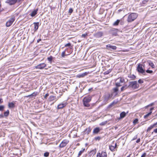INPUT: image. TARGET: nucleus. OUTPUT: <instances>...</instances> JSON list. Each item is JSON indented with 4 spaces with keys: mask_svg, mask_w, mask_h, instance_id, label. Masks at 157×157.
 Returning a JSON list of instances; mask_svg holds the SVG:
<instances>
[{
    "mask_svg": "<svg viewBox=\"0 0 157 157\" xmlns=\"http://www.w3.org/2000/svg\"><path fill=\"white\" fill-rule=\"evenodd\" d=\"M138 17V14L136 13H132L129 14L127 19L128 22H131L136 19Z\"/></svg>",
    "mask_w": 157,
    "mask_h": 157,
    "instance_id": "obj_1",
    "label": "nucleus"
},
{
    "mask_svg": "<svg viewBox=\"0 0 157 157\" xmlns=\"http://www.w3.org/2000/svg\"><path fill=\"white\" fill-rule=\"evenodd\" d=\"M144 68V67L143 66L142 64L139 63L138 65L136 70L139 73H141L144 75H146V73Z\"/></svg>",
    "mask_w": 157,
    "mask_h": 157,
    "instance_id": "obj_2",
    "label": "nucleus"
},
{
    "mask_svg": "<svg viewBox=\"0 0 157 157\" xmlns=\"http://www.w3.org/2000/svg\"><path fill=\"white\" fill-rule=\"evenodd\" d=\"M91 99V97L90 96H88L85 97L83 100V105L84 106L88 107L90 106V105L89 103Z\"/></svg>",
    "mask_w": 157,
    "mask_h": 157,
    "instance_id": "obj_3",
    "label": "nucleus"
},
{
    "mask_svg": "<svg viewBox=\"0 0 157 157\" xmlns=\"http://www.w3.org/2000/svg\"><path fill=\"white\" fill-rule=\"evenodd\" d=\"M129 88H132L133 89L138 88L139 87V85L137 83V81H134L130 82H129Z\"/></svg>",
    "mask_w": 157,
    "mask_h": 157,
    "instance_id": "obj_4",
    "label": "nucleus"
},
{
    "mask_svg": "<svg viewBox=\"0 0 157 157\" xmlns=\"http://www.w3.org/2000/svg\"><path fill=\"white\" fill-rule=\"evenodd\" d=\"M112 96V94H111L109 93L105 94L103 96L104 101L105 103H107V101L109 100Z\"/></svg>",
    "mask_w": 157,
    "mask_h": 157,
    "instance_id": "obj_5",
    "label": "nucleus"
},
{
    "mask_svg": "<svg viewBox=\"0 0 157 157\" xmlns=\"http://www.w3.org/2000/svg\"><path fill=\"white\" fill-rule=\"evenodd\" d=\"M107 153L105 151H102L101 153L98 152L96 157H107Z\"/></svg>",
    "mask_w": 157,
    "mask_h": 157,
    "instance_id": "obj_6",
    "label": "nucleus"
},
{
    "mask_svg": "<svg viewBox=\"0 0 157 157\" xmlns=\"http://www.w3.org/2000/svg\"><path fill=\"white\" fill-rule=\"evenodd\" d=\"M69 142V141L67 140H63L60 144L59 147L60 148H62L65 147L68 143Z\"/></svg>",
    "mask_w": 157,
    "mask_h": 157,
    "instance_id": "obj_7",
    "label": "nucleus"
},
{
    "mask_svg": "<svg viewBox=\"0 0 157 157\" xmlns=\"http://www.w3.org/2000/svg\"><path fill=\"white\" fill-rule=\"evenodd\" d=\"M46 65L45 63H40L35 67V68L37 69H42L46 67Z\"/></svg>",
    "mask_w": 157,
    "mask_h": 157,
    "instance_id": "obj_8",
    "label": "nucleus"
},
{
    "mask_svg": "<svg viewBox=\"0 0 157 157\" xmlns=\"http://www.w3.org/2000/svg\"><path fill=\"white\" fill-rule=\"evenodd\" d=\"M15 18L14 17H12L9 20L6 22V26L7 27H9L12 24Z\"/></svg>",
    "mask_w": 157,
    "mask_h": 157,
    "instance_id": "obj_9",
    "label": "nucleus"
},
{
    "mask_svg": "<svg viewBox=\"0 0 157 157\" xmlns=\"http://www.w3.org/2000/svg\"><path fill=\"white\" fill-rule=\"evenodd\" d=\"M113 92L111 94H112V96L114 95V96H116L118 93V88L117 87H115L113 88Z\"/></svg>",
    "mask_w": 157,
    "mask_h": 157,
    "instance_id": "obj_10",
    "label": "nucleus"
},
{
    "mask_svg": "<svg viewBox=\"0 0 157 157\" xmlns=\"http://www.w3.org/2000/svg\"><path fill=\"white\" fill-rule=\"evenodd\" d=\"M106 47L107 49L110 51H112V50H115L117 48V47L116 46H112L110 44L107 45Z\"/></svg>",
    "mask_w": 157,
    "mask_h": 157,
    "instance_id": "obj_11",
    "label": "nucleus"
},
{
    "mask_svg": "<svg viewBox=\"0 0 157 157\" xmlns=\"http://www.w3.org/2000/svg\"><path fill=\"white\" fill-rule=\"evenodd\" d=\"M103 33L101 32H98L96 33L94 35V36L97 38L101 37L103 36Z\"/></svg>",
    "mask_w": 157,
    "mask_h": 157,
    "instance_id": "obj_12",
    "label": "nucleus"
},
{
    "mask_svg": "<svg viewBox=\"0 0 157 157\" xmlns=\"http://www.w3.org/2000/svg\"><path fill=\"white\" fill-rule=\"evenodd\" d=\"M17 0H7L6 3L11 5L15 4L17 2Z\"/></svg>",
    "mask_w": 157,
    "mask_h": 157,
    "instance_id": "obj_13",
    "label": "nucleus"
},
{
    "mask_svg": "<svg viewBox=\"0 0 157 157\" xmlns=\"http://www.w3.org/2000/svg\"><path fill=\"white\" fill-rule=\"evenodd\" d=\"M67 105L66 102H64L61 103L59 104L57 106L58 109H61L63 108L64 107L66 106Z\"/></svg>",
    "mask_w": 157,
    "mask_h": 157,
    "instance_id": "obj_14",
    "label": "nucleus"
},
{
    "mask_svg": "<svg viewBox=\"0 0 157 157\" xmlns=\"http://www.w3.org/2000/svg\"><path fill=\"white\" fill-rule=\"evenodd\" d=\"M34 25V31H36L38 28L39 26V22H34L33 23Z\"/></svg>",
    "mask_w": 157,
    "mask_h": 157,
    "instance_id": "obj_15",
    "label": "nucleus"
},
{
    "mask_svg": "<svg viewBox=\"0 0 157 157\" xmlns=\"http://www.w3.org/2000/svg\"><path fill=\"white\" fill-rule=\"evenodd\" d=\"M38 10V9H37L34 10L30 14V16L32 17L34 16L37 14Z\"/></svg>",
    "mask_w": 157,
    "mask_h": 157,
    "instance_id": "obj_16",
    "label": "nucleus"
},
{
    "mask_svg": "<svg viewBox=\"0 0 157 157\" xmlns=\"http://www.w3.org/2000/svg\"><path fill=\"white\" fill-rule=\"evenodd\" d=\"M128 88H129V85H125L121 88V92L123 91L124 90L127 89Z\"/></svg>",
    "mask_w": 157,
    "mask_h": 157,
    "instance_id": "obj_17",
    "label": "nucleus"
},
{
    "mask_svg": "<svg viewBox=\"0 0 157 157\" xmlns=\"http://www.w3.org/2000/svg\"><path fill=\"white\" fill-rule=\"evenodd\" d=\"M126 113L124 112H121L120 114V117L119 119H121L124 118L126 115Z\"/></svg>",
    "mask_w": 157,
    "mask_h": 157,
    "instance_id": "obj_18",
    "label": "nucleus"
},
{
    "mask_svg": "<svg viewBox=\"0 0 157 157\" xmlns=\"http://www.w3.org/2000/svg\"><path fill=\"white\" fill-rule=\"evenodd\" d=\"M87 75L86 73H84L81 74H79L76 76V77L78 78H82Z\"/></svg>",
    "mask_w": 157,
    "mask_h": 157,
    "instance_id": "obj_19",
    "label": "nucleus"
},
{
    "mask_svg": "<svg viewBox=\"0 0 157 157\" xmlns=\"http://www.w3.org/2000/svg\"><path fill=\"white\" fill-rule=\"evenodd\" d=\"M117 80H118L119 81V82H120V83H123L125 82V80L124 78L121 77H119L118 78Z\"/></svg>",
    "mask_w": 157,
    "mask_h": 157,
    "instance_id": "obj_20",
    "label": "nucleus"
},
{
    "mask_svg": "<svg viewBox=\"0 0 157 157\" xmlns=\"http://www.w3.org/2000/svg\"><path fill=\"white\" fill-rule=\"evenodd\" d=\"M117 144H115L114 146L111 145L109 146V149L112 151H114V149L116 147Z\"/></svg>",
    "mask_w": 157,
    "mask_h": 157,
    "instance_id": "obj_21",
    "label": "nucleus"
},
{
    "mask_svg": "<svg viewBox=\"0 0 157 157\" xmlns=\"http://www.w3.org/2000/svg\"><path fill=\"white\" fill-rule=\"evenodd\" d=\"M155 127V126L154 125V124L151 125L147 129V132H148L149 131H150L153 128H154Z\"/></svg>",
    "mask_w": 157,
    "mask_h": 157,
    "instance_id": "obj_22",
    "label": "nucleus"
},
{
    "mask_svg": "<svg viewBox=\"0 0 157 157\" xmlns=\"http://www.w3.org/2000/svg\"><path fill=\"white\" fill-rule=\"evenodd\" d=\"M91 129L89 127L88 128H87L85 130V132L86 133H87V134H88L91 131Z\"/></svg>",
    "mask_w": 157,
    "mask_h": 157,
    "instance_id": "obj_23",
    "label": "nucleus"
},
{
    "mask_svg": "<svg viewBox=\"0 0 157 157\" xmlns=\"http://www.w3.org/2000/svg\"><path fill=\"white\" fill-rule=\"evenodd\" d=\"M99 131V128H94L93 130L94 133H97Z\"/></svg>",
    "mask_w": 157,
    "mask_h": 157,
    "instance_id": "obj_24",
    "label": "nucleus"
},
{
    "mask_svg": "<svg viewBox=\"0 0 157 157\" xmlns=\"http://www.w3.org/2000/svg\"><path fill=\"white\" fill-rule=\"evenodd\" d=\"M9 108H13L14 107V104L13 102L9 103L8 104Z\"/></svg>",
    "mask_w": 157,
    "mask_h": 157,
    "instance_id": "obj_25",
    "label": "nucleus"
},
{
    "mask_svg": "<svg viewBox=\"0 0 157 157\" xmlns=\"http://www.w3.org/2000/svg\"><path fill=\"white\" fill-rule=\"evenodd\" d=\"M52 59L53 57L51 56H50L49 57H48L47 58L48 60L50 63H52Z\"/></svg>",
    "mask_w": 157,
    "mask_h": 157,
    "instance_id": "obj_26",
    "label": "nucleus"
},
{
    "mask_svg": "<svg viewBox=\"0 0 157 157\" xmlns=\"http://www.w3.org/2000/svg\"><path fill=\"white\" fill-rule=\"evenodd\" d=\"M85 150V148H82V150L80 151L78 154V156H80L82 154L84 151Z\"/></svg>",
    "mask_w": 157,
    "mask_h": 157,
    "instance_id": "obj_27",
    "label": "nucleus"
},
{
    "mask_svg": "<svg viewBox=\"0 0 157 157\" xmlns=\"http://www.w3.org/2000/svg\"><path fill=\"white\" fill-rule=\"evenodd\" d=\"M120 22V20H117L116 21H115L113 24V25L114 26L117 25Z\"/></svg>",
    "mask_w": 157,
    "mask_h": 157,
    "instance_id": "obj_28",
    "label": "nucleus"
},
{
    "mask_svg": "<svg viewBox=\"0 0 157 157\" xmlns=\"http://www.w3.org/2000/svg\"><path fill=\"white\" fill-rule=\"evenodd\" d=\"M9 110H7L6 112H4V116L5 117H7L9 115Z\"/></svg>",
    "mask_w": 157,
    "mask_h": 157,
    "instance_id": "obj_29",
    "label": "nucleus"
},
{
    "mask_svg": "<svg viewBox=\"0 0 157 157\" xmlns=\"http://www.w3.org/2000/svg\"><path fill=\"white\" fill-rule=\"evenodd\" d=\"M115 85L116 86V87H119L121 86L122 85L121 84V83L119 82H117L115 83Z\"/></svg>",
    "mask_w": 157,
    "mask_h": 157,
    "instance_id": "obj_30",
    "label": "nucleus"
},
{
    "mask_svg": "<svg viewBox=\"0 0 157 157\" xmlns=\"http://www.w3.org/2000/svg\"><path fill=\"white\" fill-rule=\"evenodd\" d=\"M151 113H152V112L151 111H150L149 113H147V114H146V115H144V118H146L148 117L149 116H150V115H151Z\"/></svg>",
    "mask_w": 157,
    "mask_h": 157,
    "instance_id": "obj_31",
    "label": "nucleus"
},
{
    "mask_svg": "<svg viewBox=\"0 0 157 157\" xmlns=\"http://www.w3.org/2000/svg\"><path fill=\"white\" fill-rule=\"evenodd\" d=\"M116 104V103L114 101H113L109 105V107L110 108L112 107L113 105Z\"/></svg>",
    "mask_w": 157,
    "mask_h": 157,
    "instance_id": "obj_32",
    "label": "nucleus"
},
{
    "mask_svg": "<svg viewBox=\"0 0 157 157\" xmlns=\"http://www.w3.org/2000/svg\"><path fill=\"white\" fill-rule=\"evenodd\" d=\"M50 100L51 101L54 100L56 99V97L53 96H51L50 97Z\"/></svg>",
    "mask_w": 157,
    "mask_h": 157,
    "instance_id": "obj_33",
    "label": "nucleus"
},
{
    "mask_svg": "<svg viewBox=\"0 0 157 157\" xmlns=\"http://www.w3.org/2000/svg\"><path fill=\"white\" fill-rule=\"evenodd\" d=\"M138 119H136L133 121V124L134 125H135L138 123Z\"/></svg>",
    "mask_w": 157,
    "mask_h": 157,
    "instance_id": "obj_34",
    "label": "nucleus"
},
{
    "mask_svg": "<svg viewBox=\"0 0 157 157\" xmlns=\"http://www.w3.org/2000/svg\"><path fill=\"white\" fill-rule=\"evenodd\" d=\"M149 65L152 68H154L155 67V66L152 62H150L149 63Z\"/></svg>",
    "mask_w": 157,
    "mask_h": 157,
    "instance_id": "obj_35",
    "label": "nucleus"
},
{
    "mask_svg": "<svg viewBox=\"0 0 157 157\" xmlns=\"http://www.w3.org/2000/svg\"><path fill=\"white\" fill-rule=\"evenodd\" d=\"M111 71V70L109 69L108 70L105 71L104 72V74L105 75H108V74H109L110 72Z\"/></svg>",
    "mask_w": 157,
    "mask_h": 157,
    "instance_id": "obj_36",
    "label": "nucleus"
},
{
    "mask_svg": "<svg viewBox=\"0 0 157 157\" xmlns=\"http://www.w3.org/2000/svg\"><path fill=\"white\" fill-rule=\"evenodd\" d=\"M37 95V92H34L30 95L31 96H36Z\"/></svg>",
    "mask_w": 157,
    "mask_h": 157,
    "instance_id": "obj_37",
    "label": "nucleus"
},
{
    "mask_svg": "<svg viewBox=\"0 0 157 157\" xmlns=\"http://www.w3.org/2000/svg\"><path fill=\"white\" fill-rule=\"evenodd\" d=\"M5 107L4 105H0V111H2L4 109Z\"/></svg>",
    "mask_w": 157,
    "mask_h": 157,
    "instance_id": "obj_38",
    "label": "nucleus"
},
{
    "mask_svg": "<svg viewBox=\"0 0 157 157\" xmlns=\"http://www.w3.org/2000/svg\"><path fill=\"white\" fill-rule=\"evenodd\" d=\"M107 123V121H105L104 122H102L100 124V125H105Z\"/></svg>",
    "mask_w": 157,
    "mask_h": 157,
    "instance_id": "obj_39",
    "label": "nucleus"
},
{
    "mask_svg": "<svg viewBox=\"0 0 157 157\" xmlns=\"http://www.w3.org/2000/svg\"><path fill=\"white\" fill-rule=\"evenodd\" d=\"M49 155V153L48 152H45L44 154V156L45 157H48V156Z\"/></svg>",
    "mask_w": 157,
    "mask_h": 157,
    "instance_id": "obj_40",
    "label": "nucleus"
},
{
    "mask_svg": "<svg viewBox=\"0 0 157 157\" xmlns=\"http://www.w3.org/2000/svg\"><path fill=\"white\" fill-rule=\"evenodd\" d=\"M130 77L132 78L133 79H134L135 78H136V76L133 75H131V76H130Z\"/></svg>",
    "mask_w": 157,
    "mask_h": 157,
    "instance_id": "obj_41",
    "label": "nucleus"
},
{
    "mask_svg": "<svg viewBox=\"0 0 157 157\" xmlns=\"http://www.w3.org/2000/svg\"><path fill=\"white\" fill-rule=\"evenodd\" d=\"M138 82L139 83L141 84L143 83L144 81L143 80L141 79H140L138 81Z\"/></svg>",
    "mask_w": 157,
    "mask_h": 157,
    "instance_id": "obj_42",
    "label": "nucleus"
},
{
    "mask_svg": "<svg viewBox=\"0 0 157 157\" xmlns=\"http://www.w3.org/2000/svg\"><path fill=\"white\" fill-rule=\"evenodd\" d=\"M146 72L147 73L151 74L153 72V71L151 70H147L146 71Z\"/></svg>",
    "mask_w": 157,
    "mask_h": 157,
    "instance_id": "obj_43",
    "label": "nucleus"
},
{
    "mask_svg": "<svg viewBox=\"0 0 157 157\" xmlns=\"http://www.w3.org/2000/svg\"><path fill=\"white\" fill-rule=\"evenodd\" d=\"M65 51H63L61 54V56L62 57H64L65 56Z\"/></svg>",
    "mask_w": 157,
    "mask_h": 157,
    "instance_id": "obj_44",
    "label": "nucleus"
},
{
    "mask_svg": "<svg viewBox=\"0 0 157 157\" xmlns=\"http://www.w3.org/2000/svg\"><path fill=\"white\" fill-rule=\"evenodd\" d=\"M73 9L71 8L69 9L68 13L71 14L73 12Z\"/></svg>",
    "mask_w": 157,
    "mask_h": 157,
    "instance_id": "obj_45",
    "label": "nucleus"
},
{
    "mask_svg": "<svg viewBox=\"0 0 157 157\" xmlns=\"http://www.w3.org/2000/svg\"><path fill=\"white\" fill-rule=\"evenodd\" d=\"M71 44L70 43H68L67 44H66L65 45V47H67V46H71Z\"/></svg>",
    "mask_w": 157,
    "mask_h": 157,
    "instance_id": "obj_46",
    "label": "nucleus"
},
{
    "mask_svg": "<svg viewBox=\"0 0 157 157\" xmlns=\"http://www.w3.org/2000/svg\"><path fill=\"white\" fill-rule=\"evenodd\" d=\"M146 153L144 152L143 153V154L142 155L141 157H145L146 156Z\"/></svg>",
    "mask_w": 157,
    "mask_h": 157,
    "instance_id": "obj_47",
    "label": "nucleus"
},
{
    "mask_svg": "<svg viewBox=\"0 0 157 157\" xmlns=\"http://www.w3.org/2000/svg\"><path fill=\"white\" fill-rule=\"evenodd\" d=\"M87 35V34L86 33L85 34H83L82 35V36L83 37H85Z\"/></svg>",
    "mask_w": 157,
    "mask_h": 157,
    "instance_id": "obj_48",
    "label": "nucleus"
},
{
    "mask_svg": "<svg viewBox=\"0 0 157 157\" xmlns=\"http://www.w3.org/2000/svg\"><path fill=\"white\" fill-rule=\"evenodd\" d=\"M100 139V137H95V139L96 140H99Z\"/></svg>",
    "mask_w": 157,
    "mask_h": 157,
    "instance_id": "obj_49",
    "label": "nucleus"
},
{
    "mask_svg": "<svg viewBox=\"0 0 157 157\" xmlns=\"http://www.w3.org/2000/svg\"><path fill=\"white\" fill-rule=\"evenodd\" d=\"M147 2H148L147 0H144L142 2H143V3L145 4V3H146Z\"/></svg>",
    "mask_w": 157,
    "mask_h": 157,
    "instance_id": "obj_50",
    "label": "nucleus"
},
{
    "mask_svg": "<svg viewBox=\"0 0 157 157\" xmlns=\"http://www.w3.org/2000/svg\"><path fill=\"white\" fill-rule=\"evenodd\" d=\"M49 96L48 94H46L44 96V98H46Z\"/></svg>",
    "mask_w": 157,
    "mask_h": 157,
    "instance_id": "obj_51",
    "label": "nucleus"
},
{
    "mask_svg": "<svg viewBox=\"0 0 157 157\" xmlns=\"http://www.w3.org/2000/svg\"><path fill=\"white\" fill-rule=\"evenodd\" d=\"M153 132H154L155 133H157V128H156L155 129H154Z\"/></svg>",
    "mask_w": 157,
    "mask_h": 157,
    "instance_id": "obj_52",
    "label": "nucleus"
},
{
    "mask_svg": "<svg viewBox=\"0 0 157 157\" xmlns=\"http://www.w3.org/2000/svg\"><path fill=\"white\" fill-rule=\"evenodd\" d=\"M140 138H139V139H138L136 141V143H139L140 141Z\"/></svg>",
    "mask_w": 157,
    "mask_h": 157,
    "instance_id": "obj_53",
    "label": "nucleus"
},
{
    "mask_svg": "<svg viewBox=\"0 0 157 157\" xmlns=\"http://www.w3.org/2000/svg\"><path fill=\"white\" fill-rule=\"evenodd\" d=\"M152 105H153L152 104H150L146 106V108H147V107H148L149 106H151Z\"/></svg>",
    "mask_w": 157,
    "mask_h": 157,
    "instance_id": "obj_54",
    "label": "nucleus"
},
{
    "mask_svg": "<svg viewBox=\"0 0 157 157\" xmlns=\"http://www.w3.org/2000/svg\"><path fill=\"white\" fill-rule=\"evenodd\" d=\"M3 102V100L2 98H0V104Z\"/></svg>",
    "mask_w": 157,
    "mask_h": 157,
    "instance_id": "obj_55",
    "label": "nucleus"
},
{
    "mask_svg": "<svg viewBox=\"0 0 157 157\" xmlns=\"http://www.w3.org/2000/svg\"><path fill=\"white\" fill-rule=\"evenodd\" d=\"M154 109V107H152V108H151L150 109V111H151L153 110Z\"/></svg>",
    "mask_w": 157,
    "mask_h": 157,
    "instance_id": "obj_56",
    "label": "nucleus"
},
{
    "mask_svg": "<svg viewBox=\"0 0 157 157\" xmlns=\"http://www.w3.org/2000/svg\"><path fill=\"white\" fill-rule=\"evenodd\" d=\"M153 124L155 126L157 125V122L156 123H154Z\"/></svg>",
    "mask_w": 157,
    "mask_h": 157,
    "instance_id": "obj_57",
    "label": "nucleus"
},
{
    "mask_svg": "<svg viewBox=\"0 0 157 157\" xmlns=\"http://www.w3.org/2000/svg\"><path fill=\"white\" fill-rule=\"evenodd\" d=\"M41 40V39H39V40H37V42L38 43Z\"/></svg>",
    "mask_w": 157,
    "mask_h": 157,
    "instance_id": "obj_58",
    "label": "nucleus"
},
{
    "mask_svg": "<svg viewBox=\"0 0 157 157\" xmlns=\"http://www.w3.org/2000/svg\"><path fill=\"white\" fill-rule=\"evenodd\" d=\"M30 96H30V95H28L27 96H26V97L28 98V97H30Z\"/></svg>",
    "mask_w": 157,
    "mask_h": 157,
    "instance_id": "obj_59",
    "label": "nucleus"
},
{
    "mask_svg": "<svg viewBox=\"0 0 157 157\" xmlns=\"http://www.w3.org/2000/svg\"><path fill=\"white\" fill-rule=\"evenodd\" d=\"M113 35H115V36H116L117 35V33H113Z\"/></svg>",
    "mask_w": 157,
    "mask_h": 157,
    "instance_id": "obj_60",
    "label": "nucleus"
},
{
    "mask_svg": "<svg viewBox=\"0 0 157 157\" xmlns=\"http://www.w3.org/2000/svg\"><path fill=\"white\" fill-rule=\"evenodd\" d=\"M114 30L115 31H118V30L117 29H114Z\"/></svg>",
    "mask_w": 157,
    "mask_h": 157,
    "instance_id": "obj_61",
    "label": "nucleus"
},
{
    "mask_svg": "<svg viewBox=\"0 0 157 157\" xmlns=\"http://www.w3.org/2000/svg\"><path fill=\"white\" fill-rule=\"evenodd\" d=\"M130 155H129L128 156H127V157H130Z\"/></svg>",
    "mask_w": 157,
    "mask_h": 157,
    "instance_id": "obj_62",
    "label": "nucleus"
},
{
    "mask_svg": "<svg viewBox=\"0 0 157 157\" xmlns=\"http://www.w3.org/2000/svg\"><path fill=\"white\" fill-rule=\"evenodd\" d=\"M0 116L3 117V115L2 114L1 115H0Z\"/></svg>",
    "mask_w": 157,
    "mask_h": 157,
    "instance_id": "obj_63",
    "label": "nucleus"
},
{
    "mask_svg": "<svg viewBox=\"0 0 157 157\" xmlns=\"http://www.w3.org/2000/svg\"><path fill=\"white\" fill-rule=\"evenodd\" d=\"M156 116H157V113L156 114Z\"/></svg>",
    "mask_w": 157,
    "mask_h": 157,
    "instance_id": "obj_64",
    "label": "nucleus"
}]
</instances>
